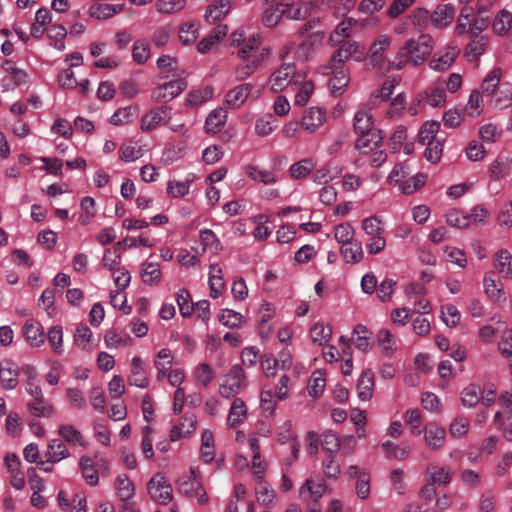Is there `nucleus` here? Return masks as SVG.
Masks as SVG:
<instances>
[{"label": "nucleus", "mask_w": 512, "mask_h": 512, "mask_svg": "<svg viewBox=\"0 0 512 512\" xmlns=\"http://www.w3.org/2000/svg\"><path fill=\"white\" fill-rule=\"evenodd\" d=\"M261 41L259 34L253 35L238 50L237 56L242 62L234 70L237 80L247 79L269 62L272 54L271 49L269 47L260 48Z\"/></svg>", "instance_id": "obj_1"}, {"label": "nucleus", "mask_w": 512, "mask_h": 512, "mask_svg": "<svg viewBox=\"0 0 512 512\" xmlns=\"http://www.w3.org/2000/svg\"><path fill=\"white\" fill-rule=\"evenodd\" d=\"M434 49V40L428 34H421L417 38H409L399 48L394 59L387 62V69L401 70L408 63L413 66L422 65Z\"/></svg>", "instance_id": "obj_2"}, {"label": "nucleus", "mask_w": 512, "mask_h": 512, "mask_svg": "<svg viewBox=\"0 0 512 512\" xmlns=\"http://www.w3.org/2000/svg\"><path fill=\"white\" fill-rule=\"evenodd\" d=\"M300 78H302V73L297 71L296 66L286 63L270 74L267 84L273 93H280L286 88L299 83Z\"/></svg>", "instance_id": "obj_3"}, {"label": "nucleus", "mask_w": 512, "mask_h": 512, "mask_svg": "<svg viewBox=\"0 0 512 512\" xmlns=\"http://www.w3.org/2000/svg\"><path fill=\"white\" fill-rule=\"evenodd\" d=\"M246 375L239 365H234L228 373L223 376L219 386V394L226 399L234 398L247 387Z\"/></svg>", "instance_id": "obj_4"}, {"label": "nucleus", "mask_w": 512, "mask_h": 512, "mask_svg": "<svg viewBox=\"0 0 512 512\" xmlns=\"http://www.w3.org/2000/svg\"><path fill=\"white\" fill-rule=\"evenodd\" d=\"M379 20L377 18H367L363 20H357L352 17H348L342 20L334 29L329 36V43L332 46H336L344 41L345 38L349 37L353 28H374L378 25Z\"/></svg>", "instance_id": "obj_5"}, {"label": "nucleus", "mask_w": 512, "mask_h": 512, "mask_svg": "<svg viewBox=\"0 0 512 512\" xmlns=\"http://www.w3.org/2000/svg\"><path fill=\"white\" fill-rule=\"evenodd\" d=\"M178 489L183 495L195 498L201 505L208 502V496L203 488L200 476L195 469H191L189 475L179 479Z\"/></svg>", "instance_id": "obj_6"}, {"label": "nucleus", "mask_w": 512, "mask_h": 512, "mask_svg": "<svg viewBox=\"0 0 512 512\" xmlns=\"http://www.w3.org/2000/svg\"><path fill=\"white\" fill-rule=\"evenodd\" d=\"M147 489L149 496L162 505H167L172 501V487L161 473H156L151 477L147 484Z\"/></svg>", "instance_id": "obj_7"}, {"label": "nucleus", "mask_w": 512, "mask_h": 512, "mask_svg": "<svg viewBox=\"0 0 512 512\" xmlns=\"http://www.w3.org/2000/svg\"><path fill=\"white\" fill-rule=\"evenodd\" d=\"M483 292L494 303L504 304L507 300L504 285L495 271H486L482 279Z\"/></svg>", "instance_id": "obj_8"}, {"label": "nucleus", "mask_w": 512, "mask_h": 512, "mask_svg": "<svg viewBox=\"0 0 512 512\" xmlns=\"http://www.w3.org/2000/svg\"><path fill=\"white\" fill-rule=\"evenodd\" d=\"M4 76L1 79V87L4 91L14 90L28 81V74L25 70L16 66L11 60H5L2 63Z\"/></svg>", "instance_id": "obj_9"}, {"label": "nucleus", "mask_w": 512, "mask_h": 512, "mask_svg": "<svg viewBox=\"0 0 512 512\" xmlns=\"http://www.w3.org/2000/svg\"><path fill=\"white\" fill-rule=\"evenodd\" d=\"M187 83L184 79H176L155 87L151 92V100L155 103H167L181 94Z\"/></svg>", "instance_id": "obj_10"}, {"label": "nucleus", "mask_w": 512, "mask_h": 512, "mask_svg": "<svg viewBox=\"0 0 512 512\" xmlns=\"http://www.w3.org/2000/svg\"><path fill=\"white\" fill-rule=\"evenodd\" d=\"M171 109L166 106H160L147 111L140 120V129L144 132H150L159 126L167 124L171 118Z\"/></svg>", "instance_id": "obj_11"}, {"label": "nucleus", "mask_w": 512, "mask_h": 512, "mask_svg": "<svg viewBox=\"0 0 512 512\" xmlns=\"http://www.w3.org/2000/svg\"><path fill=\"white\" fill-rule=\"evenodd\" d=\"M282 15L290 20H303L311 11L312 4L306 0H280Z\"/></svg>", "instance_id": "obj_12"}, {"label": "nucleus", "mask_w": 512, "mask_h": 512, "mask_svg": "<svg viewBox=\"0 0 512 512\" xmlns=\"http://www.w3.org/2000/svg\"><path fill=\"white\" fill-rule=\"evenodd\" d=\"M300 121L305 131L315 133L326 121V112L320 107H310L304 110Z\"/></svg>", "instance_id": "obj_13"}, {"label": "nucleus", "mask_w": 512, "mask_h": 512, "mask_svg": "<svg viewBox=\"0 0 512 512\" xmlns=\"http://www.w3.org/2000/svg\"><path fill=\"white\" fill-rule=\"evenodd\" d=\"M425 444L432 450H439L444 446L446 430L436 422H429L422 430Z\"/></svg>", "instance_id": "obj_14"}, {"label": "nucleus", "mask_w": 512, "mask_h": 512, "mask_svg": "<svg viewBox=\"0 0 512 512\" xmlns=\"http://www.w3.org/2000/svg\"><path fill=\"white\" fill-rule=\"evenodd\" d=\"M253 90V84L242 83L230 89L225 95V103L229 108L238 109L244 105Z\"/></svg>", "instance_id": "obj_15"}, {"label": "nucleus", "mask_w": 512, "mask_h": 512, "mask_svg": "<svg viewBox=\"0 0 512 512\" xmlns=\"http://www.w3.org/2000/svg\"><path fill=\"white\" fill-rule=\"evenodd\" d=\"M245 174L254 183L265 186L273 185L279 181V176L276 172L262 168L258 165H246Z\"/></svg>", "instance_id": "obj_16"}, {"label": "nucleus", "mask_w": 512, "mask_h": 512, "mask_svg": "<svg viewBox=\"0 0 512 512\" xmlns=\"http://www.w3.org/2000/svg\"><path fill=\"white\" fill-rule=\"evenodd\" d=\"M197 419L193 414H185L170 430V440L175 442L191 436L196 429Z\"/></svg>", "instance_id": "obj_17"}, {"label": "nucleus", "mask_w": 512, "mask_h": 512, "mask_svg": "<svg viewBox=\"0 0 512 512\" xmlns=\"http://www.w3.org/2000/svg\"><path fill=\"white\" fill-rule=\"evenodd\" d=\"M493 266L496 274L504 279H512V254L506 248H501L493 254Z\"/></svg>", "instance_id": "obj_18"}, {"label": "nucleus", "mask_w": 512, "mask_h": 512, "mask_svg": "<svg viewBox=\"0 0 512 512\" xmlns=\"http://www.w3.org/2000/svg\"><path fill=\"white\" fill-rule=\"evenodd\" d=\"M18 366L11 360L5 359L0 363V381L6 390H13L18 385Z\"/></svg>", "instance_id": "obj_19"}, {"label": "nucleus", "mask_w": 512, "mask_h": 512, "mask_svg": "<svg viewBox=\"0 0 512 512\" xmlns=\"http://www.w3.org/2000/svg\"><path fill=\"white\" fill-rule=\"evenodd\" d=\"M392 44V37L389 34L379 35L370 45L369 58L374 65H382L384 53Z\"/></svg>", "instance_id": "obj_20"}, {"label": "nucleus", "mask_w": 512, "mask_h": 512, "mask_svg": "<svg viewBox=\"0 0 512 512\" xmlns=\"http://www.w3.org/2000/svg\"><path fill=\"white\" fill-rule=\"evenodd\" d=\"M359 135V138L355 142V148L362 153H368L379 148L384 139L380 130L361 133Z\"/></svg>", "instance_id": "obj_21"}, {"label": "nucleus", "mask_w": 512, "mask_h": 512, "mask_svg": "<svg viewBox=\"0 0 512 512\" xmlns=\"http://www.w3.org/2000/svg\"><path fill=\"white\" fill-rule=\"evenodd\" d=\"M454 471L452 467L438 464H430L426 470L427 481L435 485H448L453 477Z\"/></svg>", "instance_id": "obj_22"}, {"label": "nucleus", "mask_w": 512, "mask_h": 512, "mask_svg": "<svg viewBox=\"0 0 512 512\" xmlns=\"http://www.w3.org/2000/svg\"><path fill=\"white\" fill-rule=\"evenodd\" d=\"M458 55L459 49L456 46H447L433 57L429 65L436 71L445 70L453 64Z\"/></svg>", "instance_id": "obj_23"}, {"label": "nucleus", "mask_w": 512, "mask_h": 512, "mask_svg": "<svg viewBox=\"0 0 512 512\" xmlns=\"http://www.w3.org/2000/svg\"><path fill=\"white\" fill-rule=\"evenodd\" d=\"M324 39L323 32H315L308 35L299 45L296 50L298 58L307 60L315 50L321 46Z\"/></svg>", "instance_id": "obj_24"}, {"label": "nucleus", "mask_w": 512, "mask_h": 512, "mask_svg": "<svg viewBox=\"0 0 512 512\" xmlns=\"http://www.w3.org/2000/svg\"><path fill=\"white\" fill-rule=\"evenodd\" d=\"M232 5L233 0H212L205 11L206 21L214 23L221 20L229 13Z\"/></svg>", "instance_id": "obj_25"}, {"label": "nucleus", "mask_w": 512, "mask_h": 512, "mask_svg": "<svg viewBox=\"0 0 512 512\" xmlns=\"http://www.w3.org/2000/svg\"><path fill=\"white\" fill-rule=\"evenodd\" d=\"M248 408L246 403L241 398H234L227 417V425L230 428H235L247 419Z\"/></svg>", "instance_id": "obj_26"}, {"label": "nucleus", "mask_w": 512, "mask_h": 512, "mask_svg": "<svg viewBox=\"0 0 512 512\" xmlns=\"http://www.w3.org/2000/svg\"><path fill=\"white\" fill-rule=\"evenodd\" d=\"M23 336L32 347H39L45 341V333L39 322L28 320L23 326Z\"/></svg>", "instance_id": "obj_27"}, {"label": "nucleus", "mask_w": 512, "mask_h": 512, "mask_svg": "<svg viewBox=\"0 0 512 512\" xmlns=\"http://www.w3.org/2000/svg\"><path fill=\"white\" fill-rule=\"evenodd\" d=\"M125 4L95 3L88 9V15L97 20H105L123 11Z\"/></svg>", "instance_id": "obj_28"}, {"label": "nucleus", "mask_w": 512, "mask_h": 512, "mask_svg": "<svg viewBox=\"0 0 512 512\" xmlns=\"http://www.w3.org/2000/svg\"><path fill=\"white\" fill-rule=\"evenodd\" d=\"M324 73L332 75L329 80L331 93L335 96L343 94L350 82L348 71L346 69L324 70Z\"/></svg>", "instance_id": "obj_29"}, {"label": "nucleus", "mask_w": 512, "mask_h": 512, "mask_svg": "<svg viewBox=\"0 0 512 512\" xmlns=\"http://www.w3.org/2000/svg\"><path fill=\"white\" fill-rule=\"evenodd\" d=\"M455 9L450 4H439L430 15L434 27H447L453 20Z\"/></svg>", "instance_id": "obj_30"}, {"label": "nucleus", "mask_w": 512, "mask_h": 512, "mask_svg": "<svg viewBox=\"0 0 512 512\" xmlns=\"http://www.w3.org/2000/svg\"><path fill=\"white\" fill-rule=\"evenodd\" d=\"M293 88L295 90L293 97L294 105L300 107L305 106L309 102L315 90L314 83L311 80H306L303 74L300 82L295 84Z\"/></svg>", "instance_id": "obj_31"}, {"label": "nucleus", "mask_w": 512, "mask_h": 512, "mask_svg": "<svg viewBox=\"0 0 512 512\" xmlns=\"http://www.w3.org/2000/svg\"><path fill=\"white\" fill-rule=\"evenodd\" d=\"M326 485L323 481H314L308 478L299 489V496L304 500L317 501L325 493Z\"/></svg>", "instance_id": "obj_32"}, {"label": "nucleus", "mask_w": 512, "mask_h": 512, "mask_svg": "<svg viewBox=\"0 0 512 512\" xmlns=\"http://www.w3.org/2000/svg\"><path fill=\"white\" fill-rule=\"evenodd\" d=\"M140 275L142 282L149 286H156L161 282L162 273L159 263L145 261L141 264Z\"/></svg>", "instance_id": "obj_33"}, {"label": "nucleus", "mask_w": 512, "mask_h": 512, "mask_svg": "<svg viewBox=\"0 0 512 512\" xmlns=\"http://www.w3.org/2000/svg\"><path fill=\"white\" fill-rule=\"evenodd\" d=\"M374 119L370 111L365 106H360L355 112L353 126L356 133H366L374 131Z\"/></svg>", "instance_id": "obj_34"}, {"label": "nucleus", "mask_w": 512, "mask_h": 512, "mask_svg": "<svg viewBox=\"0 0 512 512\" xmlns=\"http://www.w3.org/2000/svg\"><path fill=\"white\" fill-rule=\"evenodd\" d=\"M116 495L118 499L125 503H130L129 500L133 498L135 494V487L132 481L126 474H120L114 481Z\"/></svg>", "instance_id": "obj_35"}, {"label": "nucleus", "mask_w": 512, "mask_h": 512, "mask_svg": "<svg viewBox=\"0 0 512 512\" xmlns=\"http://www.w3.org/2000/svg\"><path fill=\"white\" fill-rule=\"evenodd\" d=\"M132 369L131 373L128 377V383L132 386H136L138 388H146L149 384L148 378L146 376V371L142 365V360L140 357L135 356L131 361Z\"/></svg>", "instance_id": "obj_36"}, {"label": "nucleus", "mask_w": 512, "mask_h": 512, "mask_svg": "<svg viewBox=\"0 0 512 512\" xmlns=\"http://www.w3.org/2000/svg\"><path fill=\"white\" fill-rule=\"evenodd\" d=\"M374 374L370 369H366L360 375L357 382L358 398L361 401H369L373 396Z\"/></svg>", "instance_id": "obj_37"}, {"label": "nucleus", "mask_w": 512, "mask_h": 512, "mask_svg": "<svg viewBox=\"0 0 512 512\" xmlns=\"http://www.w3.org/2000/svg\"><path fill=\"white\" fill-rule=\"evenodd\" d=\"M45 457L48 463L55 464L70 457V453L65 443L59 439H52L47 445Z\"/></svg>", "instance_id": "obj_38"}, {"label": "nucleus", "mask_w": 512, "mask_h": 512, "mask_svg": "<svg viewBox=\"0 0 512 512\" xmlns=\"http://www.w3.org/2000/svg\"><path fill=\"white\" fill-rule=\"evenodd\" d=\"M209 289L210 296L214 299L218 298L225 287L223 279V271L218 264H212L209 267Z\"/></svg>", "instance_id": "obj_39"}, {"label": "nucleus", "mask_w": 512, "mask_h": 512, "mask_svg": "<svg viewBox=\"0 0 512 512\" xmlns=\"http://www.w3.org/2000/svg\"><path fill=\"white\" fill-rule=\"evenodd\" d=\"M381 448L388 459H396L399 461L406 460L411 451L407 443L396 444L391 441L383 442Z\"/></svg>", "instance_id": "obj_40"}, {"label": "nucleus", "mask_w": 512, "mask_h": 512, "mask_svg": "<svg viewBox=\"0 0 512 512\" xmlns=\"http://www.w3.org/2000/svg\"><path fill=\"white\" fill-rule=\"evenodd\" d=\"M29 413L34 417L39 418H52L55 414L54 406L46 401L45 398L40 400H30L27 403Z\"/></svg>", "instance_id": "obj_41"}, {"label": "nucleus", "mask_w": 512, "mask_h": 512, "mask_svg": "<svg viewBox=\"0 0 512 512\" xmlns=\"http://www.w3.org/2000/svg\"><path fill=\"white\" fill-rule=\"evenodd\" d=\"M58 435L61 436L64 441L73 446L85 447L86 442L81 432L72 424H61L58 427Z\"/></svg>", "instance_id": "obj_42"}, {"label": "nucleus", "mask_w": 512, "mask_h": 512, "mask_svg": "<svg viewBox=\"0 0 512 512\" xmlns=\"http://www.w3.org/2000/svg\"><path fill=\"white\" fill-rule=\"evenodd\" d=\"M316 161L313 158H304L293 163L289 169V176L293 180H299L307 177L315 168Z\"/></svg>", "instance_id": "obj_43"}, {"label": "nucleus", "mask_w": 512, "mask_h": 512, "mask_svg": "<svg viewBox=\"0 0 512 512\" xmlns=\"http://www.w3.org/2000/svg\"><path fill=\"white\" fill-rule=\"evenodd\" d=\"M52 20L51 14L48 9L40 8L35 13V21L30 28V34L33 38H40L45 32V26Z\"/></svg>", "instance_id": "obj_44"}, {"label": "nucleus", "mask_w": 512, "mask_h": 512, "mask_svg": "<svg viewBox=\"0 0 512 512\" xmlns=\"http://www.w3.org/2000/svg\"><path fill=\"white\" fill-rule=\"evenodd\" d=\"M320 3L338 19L354 8L356 0H320Z\"/></svg>", "instance_id": "obj_45"}, {"label": "nucleus", "mask_w": 512, "mask_h": 512, "mask_svg": "<svg viewBox=\"0 0 512 512\" xmlns=\"http://www.w3.org/2000/svg\"><path fill=\"white\" fill-rule=\"evenodd\" d=\"M340 253L343 259L351 264L360 262L364 256L361 243L354 240L342 245Z\"/></svg>", "instance_id": "obj_46"}, {"label": "nucleus", "mask_w": 512, "mask_h": 512, "mask_svg": "<svg viewBox=\"0 0 512 512\" xmlns=\"http://www.w3.org/2000/svg\"><path fill=\"white\" fill-rule=\"evenodd\" d=\"M139 113V108L134 105L123 107L114 112L110 117V123L114 126H120L132 122Z\"/></svg>", "instance_id": "obj_47"}, {"label": "nucleus", "mask_w": 512, "mask_h": 512, "mask_svg": "<svg viewBox=\"0 0 512 512\" xmlns=\"http://www.w3.org/2000/svg\"><path fill=\"white\" fill-rule=\"evenodd\" d=\"M499 404L505 410L506 421L504 420L503 413L497 412L494 416V424L501 428L504 425L512 426V402L510 396L506 394H502L499 398Z\"/></svg>", "instance_id": "obj_48"}, {"label": "nucleus", "mask_w": 512, "mask_h": 512, "mask_svg": "<svg viewBox=\"0 0 512 512\" xmlns=\"http://www.w3.org/2000/svg\"><path fill=\"white\" fill-rule=\"evenodd\" d=\"M227 114L223 109H215L209 113L205 121L207 133L215 134L221 130L226 122Z\"/></svg>", "instance_id": "obj_49"}, {"label": "nucleus", "mask_w": 512, "mask_h": 512, "mask_svg": "<svg viewBox=\"0 0 512 512\" xmlns=\"http://www.w3.org/2000/svg\"><path fill=\"white\" fill-rule=\"evenodd\" d=\"M79 467L86 483L90 486H96L99 477L93 460L87 456H82L79 460Z\"/></svg>", "instance_id": "obj_50"}, {"label": "nucleus", "mask_w": 512, "mask_h": 512, "mask_svg": "<svg viewBox=\"0 0 512 512\" xmlns=\"http://www.w3.org/2000/svg\"><path fill=\"white\" fill-rule=\"evenodd\" d=\"M193 178L187 177L184 181L169 180L166 186V193L171 198L186 196L190 191Z\"/></svg>", "instance_id": "obj_51"}, {"label": "nucleus", "mask_w": 512, "mask_h": 512, "mask_svg": "<svg viewBox=\"0 0 512 512\" xmlns=\"http://www.w3.org/2000/svg\"><path fill=\"white\" fill-rule=\"evenodd\" d=\"M120 244H121V242H118L117 245H115L111 248H107L104 251V254L102 257V263H103V266L106 269H108L110 272H114V270L121 268L120 264H121L122 255H121L120 249L118 247Z\"/></svg>", "instance_id": "obj_52"}, {"label": "nucleus", "mask_w": 512, "mask_h": 512, "mask_svg": "<svg viewBox=\"0 0 512 512\" xmlns=\"http://www.w3.org/2000/svg\"><path fill=\"white\" fill-rule=\"evenodd\" d=\"M173 364V356L169 349H161L155 360V366L157 368V379H163L166 373L171 369Z\"/></svg>", "instance_id": "obj_53"}, {"label": "nucleus", "mask_w": 512, "mask_h": 512, "mask_svg": "<svg viewBox=\"0 0 512 512\" xmlns=\"http://www.w3.org/2000/svg\"><path fill=\"white\" fill-rule=\"evenodd\" d=\"M332 335V329L323 322L315 323L310 329L312 342L319 346L326 344Z\"/></svg>", "instance_id": "obj_54"}, {"label": "nucleus", "mask_w": 512, "mask_h": 512, "mask_svg": "<svg viewBox=\"0 0 512 512\" xmlns=\"http://www.w3.org/2000/svg\"><path fill=\"white\" fill-rule=\"evenodd\" d=\"M179 41L183 45L193 44L199 35V25L195 22H185L179 27Z\"/></svg>", "instance_id": "obj_55"}, {"label": "nucleus", "mask_w": 512, "mask_h": 512, "mask_svg": "<svg viewBox=\"0 0 512 512\" xmlns=\"http://www.w3.org/2000/svg\"><path fill=\"white\" fill-rule=\"evenodd\" d=\"M489 45V38L486 35L476 37L466 47V56L470 60L478 59L487 49Z\"/></svg>", "instance_id": "obj_56"}, {"label": "nucleus", "mask_w": 512, "mask_h": 512, "mask_svg": "<svg viewBox=\"0 0 512 512\" xmlns=\"http://www.w3.org/2000/svg\"><path fill=\"white\" fill-rule=\"evenodd\" d=\"M201 457L210 463L215 457L214 435L210 430H204L201 435Z\"/></svg>", "instance_id": "obj_57"}, {"label": "nucleus", "mask_w": 512, "mask_h": 512, "mask_svg": "<svg viewBox=\"0 0 512 512\" xmlns=\"http://www.w3.org/2000/svg\"><path fill=\"white\" fill-rule=\"evenodd\" d=\"M512 26V14L506 9H502L494 18L492 23L493 31L497 35H505Z\"/></svg>", "instance_id": "obj_58"}, {"label": "nucleus", "mask_w": 512, "mask_h": 512, "mask_svg": "<svg viewBox=\"0 0 512 512\" xmlns=\"http://www.w3.org/2000/svg\"><path fill=\"white\" fill-rule=\"evenodd\" d=\"M282 17L280 4L277 2L264 9L261 16V23L267 28H273L280 22Z\"/></svg>", "instance_id": "obj_59"}, {"label": "nucleus", "mask_w": 512, "mask_h": 512, "mask_svg": "<svg viewBox=\"0 0 512 512\" xmlns=\"http://www.w3.org/2000/svg\"><path fill=\"white\" fill-rule=\"evenodd\" d=\"M193 376L198 385L206 387L214 380L215 372L209 364L203 362L195 367Z\"/></svg>", "instance_id": "obj_60"}, {"label": "nucleus", "mask_w": 512, "mask_h": 512, "mask_svg": "<svg viewBox=\"0 0 512 512\" xmlns=\"http://www.w3.org/2000/svg\"><path fill=\"white\" fill-rule=\"evenodd\" d=\"M218 320L228 328H239L244 323L243 315L231 309H222L218 314Z\"/></svg>", "instance_id": "obj_61"}, {"label": "nucleus", "mask_w": 512, "mask_h": 512, "mask_svg": "<svg viewBox=\"0 0 512 512\" xmlns=\"http://www.w3.org/2000/svg\"><path fill=\"white\" fill-rule=\"evenodd\" d=\"M143 156V149L137 143H124L119 148V158L123 162H133Z\"/></svg>", "instance_id": "obj_62"}, {"label": "nucleus", "mask_w": 512, "mask_h": 512, "mask_svg": "<svg viewBox=\"0 0 512 512\" xmlns=\"http://www.w3.org/2000/svg\"><path fill=\"white\" fill-rule=\"evenodd\" d=\"M202 250L218 253L221 250V243L216 234L210 229H203L199 232Z\"/></svg>", "instance_id": "obj_63"}, {"label": "nucleus", "mask_w": 512, "mask_h": 512, "mask_svg": "<svg viewBox=\"0 0 512 512\" xmlns=\"http://www.w3.org/2000/svg\"><path fill=\"white\" fill-rule=\"evenodd\" d=\"M440 128V123L437 121L425 122L418 132V140L421 144L425 145L432 141H437L435 138Z\"/></svg>", "instance_id": "obj_64"}]
</instances>
